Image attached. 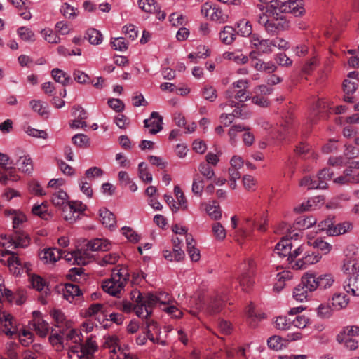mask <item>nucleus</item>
I'll list each match as a JSON object with an SVG mask.
<instances>
[{
    "label": "nucleus",
    "instance_id": "f257e3e1",
    "mask_svg": "<svg viewBox=\"0 0 359 359\" xmlns=\"http://www.w3.org/2000/svg\"><path fill=\"white\" fill-rule=\"evenodd\" d=\"M274 4L258 5L259 13L257 17V22L271 35L278 34L289 27L285 17L279 14L280 11L274 9Z\"/></svg>",
    "mask_w": 359,
    "mask_h": 359
},
{
    "label": "nucleus",
    "instance_id": "f03ea898",
    "mask_svg": "<svg viewBox=\"0 0 359 359\" xmlns=\"http://www.w3.org/2000/svg\"><path fill=\"white\" fill-rule=\"evenodd\" d=\"M5 214L11 217L14 231L8 236H1V238L5 240L2 245L13 248L27 247L30 243V238L26 232L20 228L26 222V216L22 212L16 210H6Z\"/></svg>",
    "mask_w": 359,
    "mask_h": 359
},
{
    "label": "nucleus",
    "instance_id": "7ed1b4c3",
    "mask_svg": "<svg viewBox=\"0 0 359 359\" xmlns=\"http://www.w3.org/2000/svg\"><path fill=\"white\" fill-rule=\"evenodd\" d=\"M128 279L129 273L127 268L114 269L111 278L103 282L102 289L112 296L119 297Z\"/></svg>",
    "mask_w": 359,
    "mask_h": 359
},
{
    "label": "nucleus",
    "instance_id": "20e7f679",
    "mask_svg": "<svg viewBox=\"0 0 359 359\" xmlns=\"http://www.w3.org/2000/svg\"><path fill=\"white\" fill-rule=\"evenodd\" d=\"M50 341L53 344L64 343L67 344L68 341L78 344H80L79 342L81 339L79 330L74 329L68 330V327H66V329L62 328L59 333L52 334L50 336Z\"/></svg>",
    "mask_w": 359,
    "mask_h": 359
},
{
    "label": "nucleus",
    "instance_id": "39448f33",
    "mask_svg": "<svg viewBox=\"0 0 359 359\" xmlns=\"http://www.w3.org/2000/svg\"><path fill=\"white\" fill-rule=\"evenodd\" d=\"M86 208V205L81 201H68L65 205V210L63 212L64 218L70 223H73L76 221L80 214L85 211Z\"/></svg>",
    "mask_w": 359,
    "mask_h": 359
},
{
    "label": "nucleus",
    "instance_id": "423d86ee",
    "mask_svg": "<svg viewBox=\"0 0 359 359\" xmlns=\"http://www.w3.org/2000/svg\"><path fill=\"white\" fill-rule=\"evenodd\" d=\"M147 329L146 332V335L139 336L138 337H137L136 342L137 344L144 345L147 341V339H149L154 343L160 344L163 346L167 344L165 340H162L158 337H154V334L153 332L156 334L158 336L160 334V331L156 323L151 322L147 324Z\"/></svg>",
    "mask_w": 359,
    "mask_h": 359
},
{
    "label": "nucleus",
    "instance_id": "0eeeda50",
    "mask_svg": "<svg viewBox=\"0 0 359 359\" xmlns=\"http://www.w3.org/2000/svg\"><path fill=\"white\" fill-rule=\"evenodd\" d=\"M251 46L262 54H270L273 52L272 39H262L257 34H253L250 37Z\"/></svg>",
    "mask_w": 359,
    "mask_h": 359
},
{
    "label": "nucleus",
    "instance_id": "6e6552de",
    "mask_svg": "<svg viewBox=\"0 0 359 359\" xmlns=\"http://www.w3.org/2000/svg\"><path fill=\"white\" fill-rule=\"evenodd\" d=\"M320 259L321 255L318 252L311 250L304 258H298L294 264L292 262V268L295 270L304 269L310 265L318 263Z\"/></svg>",
    "mask_w": 359,
    "mask_h": 359
},
{
    "label": "nucleus",
    "instance_id": "1a4fd4ad",
    "mask_svg": "<svg viewBox=\"0 0 359 359\" xmlns=\"http://www.w3.org/2000/svg\"><path fill=\"white\" fill-rule=\"evenodd\" d=\"M119 339L115 335H108L104 337L103 348L109 349L111 359H119V353L121 352L119 346Z\"/></svg>",
    "mask_w": 359,
    "mask_h": 359
},
{
    "label": "nucleus",
    "instance_id": "9d476101",
    "mask_svg": "<svg viewBox=\"0 0 359 359\" xmlns=\"http://www.w3.org/2000/svg\"><path fill=\"white\" fill-rule=\"evenodd\" d=\"M144 127L149 129V133L154 135L162 130L163 118L158 112L154 111L149 118L144 121Z\"/></svg>",
    "mask_w": 359,
    "mask_h": 359
},
{
    "label": "nucleus",
    "instance_id": "9b49d317",
    "mask_svg": "<svg viewBox=\"0 0 359 359\" xmlns=\"http://www.w3.org/2000/svg\"><path fill=\"white\" fill-rule=\"evenodd\" d=\"M291 254H292V243L290 239L283 238L276 245L273 250V256L277 255L280 257L288 256L287 261L290 264L291 261Z\"/></svg>",
    "mask_w": 359,
    "mask_h": 359
},
{
    "label": "nucleus",
    "instance_id": "f8f14e48",
    "mask_svg": "<svg viewBox=\"0 0 359 359\" xmlns=\"http://www.w3.org/2000/svg\"><path fill=\"white\" fill-rule=\"evenodd\" d=\"M63 255L62 250L55 248H46L39 252V256L44 263H55Z\"/></svg>",
    "mask_w": 359,
    "mask_h": 359
},
{
    "label": "nucleus",
    "instance_id": "ddd939ff",
    "mask_svg": "<svg viewBox=\"0 0 359 359\" xmlns=\"http://www.w3.org/2000/svg\"><path fill=\"white\" fill-rule=\"evenodd\" d=\"M282 7L280 8V13H291L296 16L302 15L304 13V8L302 1L291 0L286 4L281 2Z\"/></svg>",
    "mask_w": 359,
    "mask_h": 359
},
{
    "label": "nucleus",
    "instance_id": "4468645a",
    "mask_svg": "<svg viewBox=\"0 0 359 359\" xmlns=\"http://www.w3.org/2000/svg\"><path fill=\"white\" fill-rule=\"evenodd\" d=\"M136 302H142V306L147 308L148 311H151V313H152L153 309L159 305L157 300V295L153 293H147L143 295L138 292Z\"/></svg>",
    "mask_w": 359,
    "mask_h": 359
},
{
    "label": "nucleus",
    "instance_id": "2eb2a0df",
    "mask_svg": "<svg viewBox=\"0 0 359 359\" xmlns=\"http://www.w3.org/2000/svg\"><path fill=\"white\" fill-rule=\"evenodd\" d=\"M73 115L76 118L70 124L72 128H83L87 126L85 119L87 118L86 111L80 106H74L73 107Z\"/></svg>",
    "mask_w": 359,
    "mask_h": 359
},
{
    "label": "nucleus",
    "instance_id": "dca6fc26",
    "mask_svg": "<svg viewBox=\"0 0 359 359\" xmlns=\"http://www.w3.org/2000/svg\"><path fill=\"white\" fill-rule=\"evenodd\" d=\"M299 186L307 189H326L327 183L323 181H318L317 177H304L299 182Z\"/></svg>",
    "mask_w": 359,
    "mask_h": 359
},
{
    "label": "nucleus",
    "instance_id": "f3484780",
    "mask_svg": "<svg viewBox=\"0 0 359 359\" xmlns=\"http://www.w3.org/2000/svg\"><path fill=\"white\" fill-rule=\"evenodd\" d=\"M87 250L91 252L101 250L107 251L111 248V243L104 238H95L88 242Z\"/></svg>",
    "mask_w": 359,
    "mask_h": 359
},
{
    "label": "nucleus",
    "instance_id": "a211bd4d",
    "mask_svg": "<svg viewBox=\"0 0 359 359\" xmlns=\"http://www.w3.org/2000/svg\"><path fill=\"white\" fill-rule=\"evenodd\" d=\"M51 201L55 207L61 208L64 212L68 203V196L65 191L59 189L52 194Z\"/></svg>",
    "mask_w": 359,
    "mask_h": 359
},
{
    "label": "nucleus",
    "instance_id": "6ab92c4d",
    "mask_svg": "<svg viewBox=\"0 0 359 359\" xmlns=\"http://www.w3.org/2000/svg\"><path fill=\"white\" fill-rule=\"evenodd\" d=\"M12 165H14V163L8 156L0 152V165L6 172L9 173L10 178L12 179L13 181H17L18 177L15 174V170Z\"/></svg>",
    "mask_w": 359,
    "mask_h": 359
},
{
    "label": "nucleus",
    "instance_id": "aec40b11",
    "mask_svg": "<svg viewBox=\"0 0 359 359\" xmlns=\"http://www.w3.org/2000/svg\"><path fill=\"white\" fill-rule=\"evenodd\" d=\"M302 285L311 292L318 288V275L313 273H305L301 279Z\"/></svg>",
    "mask_w": 359,
    "mask_h": 359
},
{
    "label": "nucleus",
    "instance_id": "412c9836",
    "mask_svg": "<svg viewBox=\"0 0 359 359\" xmlns=\"http://www.w3.org/2000/svg\"><path fill=\"white\" fill-rule=\"evenodd\" d=\"M353 229V224L350 222H344L337 224H334L333 228L329 229L328 236H337L345 234Z\"/></svg>",
    "mask_w": 359,
    "mask_h": 359
},
{
    "label": "nucleus",
    "instance_id": "4be33fe9",
    "mask_svg": "<svg viewBox=\"0 0 359 359\" xmlns=\"http://www.w3.org/2000/svg\"><path fill=\"white\" fill-rule=\"evenodd\" d=\"M100 219L103 225L109 229L114 228L116 224L114 215L107 208L100 210Z\"/></svg>",
    "mask_w": 359,
    "mask_h": 359
},
{
    "label": "nucleus",
    "instance_id": "5701e85b",
    "mask_svg": "<svg viewBox=\"0 0 359 359\" xmlns=\"http://www.w3.org/2000/svg\"><path fill=\"white\" fill-rule=\"evenodd\" d=\"M82 294L79 286L72 283H67L65 285L63 296L65 299L72 302L75 297Z\"/></svg>",
    "mask_w": 359,
    "mask_h": 359
},
{
    "label": "nucleus",
    "instance_id": "b1692460",
    "mask_svg": "<svg viewBox=\"0 0 359 359\" xmlns=\"http://www.w3.org/2000/svg\"><path fill=\"white\" fill-rule=\"evenodd\" d=\"M51 75L56 82L62 84L63 86L72 83L70 76L58 68L53 69L51 71Z\"/></svg>",
    "mask_w": 359,
    "mask_h": 359
},
{
    "label": "nucleus",
    "instance_id": "393cba45",
    "mask_svg": "<svg viewBox=\"0 0 359 359\" xmlns=\"http://www.w3.org/2000/svg\"><path fill=\"white\" fill-rule=\"evenodd\" d=\"M311 245L309 243H304L292 250L291 254V261L290 264L292 266V262H294L298 258H304L311 252Z\"/></svg>",
    "mask_w": 359,
    "mask_h": 359
},
{
    "label": "nucleus",
    "instance_id": "a878e982",
    "mask_svg": "<svg viewBox=\"0 0 359 359\" xmlns=\"http://www.w3.org/2000/svg\"><path fill=\"white\" fill-rule=\"evenodd\" d=\"M344 288L348 293L359 296V274H354L351 276L344 285Z\"/></svg>",
    "mask_w": 359,
    "mask_h": 359
},
{
    "label": "nucleus",
    "instance_id": "bb28decb",
    "mask_svg": "<svg viewBox=\"0 0 359 359\" xmlns=\"http://www.w3.org/2000/svg\"><path fill=\"white\" fill-rule=\"evenodd\" d=\"M55 321V325L60 328L69 327L68 321L64 313L60 309H53L50 313Z\"/></svg>",
    "mask_w": 359,
    "mask_h": 359
},
{
    "label": "nucleus",
    "instance_id": "cd10ccee",
    "mask_svg": "<svg viewBox=\"0 0 359 359\" xmlns=\"http://www.w3.org/2000/svg\"><path fill=\"white\" fill-rule=\"evenodd\" d=\"M348 298L344 293H336L332 298V306L333 309L340 310L346 307L348 303Z\"/></svg>",
    "mask_w": 359,
    "mask_h": 359
},
{
    "label": "nucleus",
    "instance_id": "c85d7f7f",
    "mask_svg": "<svg viewBox=\"0 0 359 359\" xmlns=\"http://www.w3.org/2000/svg\"><path fill=\"white\" fill-rule=\"evenodd\" d=\"M238 34L243 37L252 35V27L250 21L245 19H241L237 22Z\"/></svg>",
    "mask_w": 359,
    "mask_h": 359
},
{
    "label": "nucleus",
    "instance_id": "c756f323",
    "mask_svg": "<svg viewBox=\"0 0 359 359\" xmlns=\"http://www.w3.org/2000/svg\"><path fill=\"white\" fill-rule=\"evenodd\" d=\"M235 29L231 26H225L219 33L221 41L225 44H231L236 39Z\"/></svg>",
    "mask_w": 359,
    "mask_h": 359
},
{
    "label": "nucleus",
    "instance_id": "7c9ffc66",
    "mask_svg": "<svg viewBox=\"0 0 359 359\" xmlns=\"http://www.w3.org/2000/svg\"><path fill=\"white\" fill-rule=\"evenodd\" d=\"M68 357L69 359H85L88 358L83 350L81 344H74L69 347Z\"/></svg>",
    "mask_w": 359,
    "mask_h": 359
},
{
    "label": "nucleus",
    "instance_id": "2f4dec72",
    "mask_svg": "<svg viewBox=\"0 0 359 359\" xmlns=\"http://www.w3.org/2000/svg\"><path fill=\"white\" fill-rule=\"evenodd\" d=\"M334 282V276L331 273L318 275V288L322 290L330 288Z\"/></svg>",
    "mask_w": 359,
    "mask_h": 359
},
{
    "label": "nucleus",
    "instance_id": "473e14b6",
    "mask_svg": "<svg viewBox=\"0 0 359 359\" xmlns=\"http://www.w3.org/2000/svg\"><path fill=\"white\" fill-rule=\"evenodd\" d=\"M355 336H359V327L347 326L337 334V341H342L343 337L353 338Z\"/></svg>",
    "mask_w": 359,
    "mask_h": 359
},
{
    "label": "nucleus",
    "instance_id": "72a5a7b5",
    "mask_svg": "<svg viewBox=\"0 0 359 359\" xmlns=\"http://www.w3.org/2000/svg\"><path fill=\"white\" fill-rule=\"evenodd\" d=\"M246 130H248V128L242 124L233 125L228 132L230 144L235 145L238 140V134Z\"/></svg>",
    "mask_w": 359,
    "mask_h": 359
},
{
    "label": "nucleus",
    "instance_id": "f704fd0d",
    "mask_svg": "<svg viewBox=\"0 0 359 359\" xmlns=\"http://www.w3.org/2000/svg\"><path fill=\"white\" fill-rule=\"evenodd\" d=\"M18 169L25 173H30L33 170L32 161L29 156H20L18 160Z\"/></svg>",
    "mask_w": 359,
    "mask_h": 359
},
{
    "label": "nucleus",
    "instance_id": "c9c22d12",
    "mask_svg": "<svg viewBox=\"0 0 359 359\" xmlns=\"http://www.w3.org/2000/svg\"><path fill=\"white\" fill-rule=\"evenodd\" d=\"M5 254L9 255L7 262L10 270L13 271L14 273H20V269L18 268V266L22 265V262L20 259L16 257L14 253L9 252L8 250Z\"/></svg>",
    "mask_w": 359,
    "mask_h": 359
},
{
    "label": "nucleus",
    "instance_id": "e433bc0d",
    "mask_svg": "<svg viewBox=\"0 0 359 359\" xmlns=\"http://www.w3.org/2000/svg\"><path fill=\"white\" fill-rule=\"evenodd\" d=\"M85 38L93 45H98L102 41L101 32L93 28L86 31Z\"/></svg>",
    "mask_w": 359,
    "mask_h": 359
},
{
    "label": "nucleus",
    "instance_id": "4c0bfd02",
    "mask_svg": "<svg viewBox=\"0 0 359 359\" xmlns=\"http://www.w3.org/2000/svg\"><path fill=\"white\" fill-rule=\"evenodd\" d=\"M205 210L212 219L218 220L222 217V210L216 201H213L212 204L206 205Z\"/></svg>",
    "mask_w": 359,
    "mask_h": 359
},
{
    "label": "nucleus",
    "instance_id": "58836bf2",
    "mask_svg": "<svg viewBox=\"0 0 359 359\" xmlns=\"http://www.w3.org/2000/svg\"><path fill=\"white\" fill-rule=\"evenodd\" d=\"M292 274L289 271H283L276 274V280L277 283H276L273 289L280 291L281 289L284 287V282L285 280H289L292 278Z\"/></svg>",
    "mask_w": 359,
    "mask_h": 359
},
{
    "label": "nucleus",
    "instance_id": "ea45409f",
    "mask_svg": "<svg viewBox=\"0 0 359 359\" xmlns=\"http://www.w3.org/2000/svg\"><path fill=\"white\" fill-rule=\"evenodd\" d=\"M342 271L346 274L356 273L359 271V264L355 259H345L342 266Z\"/></svg>",
    "mask_w": 359,
    "mask_h": 359
},
{
    "label": "nucleus",
    "instance_id": "a19ab883",
    "mask_svg": "<svg viewBox=\"0 0 359 359\" xmlns=\"http://www.w3.org/2000/svg\"><path fill=\"white\" fill-rule=\"evenodd\" d=\"M248 86V82L246 79H240L236 82H233L226 92L227 98H233V94L236 90L238 89H246Z\"/></svg>",
    "mask_w": 359,
    "mask_h": 359
},
{
    "label": "nucleus",
    "instance_id": "79ce46f5",
    "mask_svg": "<svg viewBox=\"0 0 359 359\" xmlns=\"http://www.w3.org/2000/svg\"><path fill=\"white\" fill-rule=\"evenodd\" d=\"M34 326L35 330L41 337H46L48 333V323L41 318L34 319Z\"/></svg>",
    "mask_w": 359,
    "mask_h": 359
},
{
    "label": "nucleus",
    "instance_id": "37998d69",
    "mask_svg": "<svg viewBox=\"0 0 359 359\" xmlns=\"http://www.w3.org/2000/svg\"><path fill=\"white\" fill-rule=\"evenodd\" d=\"M309 292L308 289L300 283L293 291V297L297 302H302L307 299Z\"/></svg>",
    "mask_w": 359,
    "mask_h": 359
},
{
    "label": "nucleus",
    "instance_id": "c03bdc74",
    "mask_svg": "<svg viewBox=\"0 0 359 359\" xmlns=\"http://www.w3.org/2000/svg\"><path fill=\"white\" fill-rule=\"evenodd\" d=\"M77 264L86 265L92 258L91 251L87 250V245L86 248L77 250Z\"/></svg>",
    "mask_w": 359,
    "mask_h": 359
},
{
    "label": "nucleus",
    "instance_id": "a18cd8bd",
    "mask_svg": "<svg viewBox=\"0 0 359 359\" xmlns=\"http://www.w3.org/2000/svg\"><path fill=\"white\" fill-rule=\"evenodd\" d=\"M254 274L249 273H243L239 278V284L243 290L247 291L250 289L253 284L254 280L252 278Z\"/></svg>",
    "mask_w": 359,
    "mask_h": 359
},
{
    "label": "nucleus",
    "instance_id": "49530a36",
    "mask_svg": "<svg viewBox=\"0 0 359 359\" xmlns=\"http://www.w3.org/2000/svg\"><path fill=\"white\" fill-rule=\"evenodd\" d=\"M224 58L232 60L237 64H245L248 61V56L239 52H226L224 54Z\"/></svg>",
    "mask_w": 359,
    "mask_h": 359
},
{
    "label": "nucleus",
    "instance_id": "de8ad7c7",
    "mask_svg": "<svg viewBox=\"0 0 359 359\" xmlns=\"http://www.w3.org/2000/svg\"><path fill=\"white\" fill-rule=\"evenodd\" d=\"M230 106L232 107H236V109L233 111L232 116L234 118H241L242 119L248 118L250 116V113L249 111H243L240 107H243L244 104H241L238 102H236L233 100L231 101Z\"/></svg>",
    "mask_w": 359,
    "mask_h": 359
},
{
    "label": "nucleus",
    "instance_id": "09e8293b",
    "mask_svg": "<svg viewBox=\"0 0 359 359\" xmlns=\"http://www.w3.org/2000/svg\"><path fill=\"white\" fill-rule=\"evenodd\" d=\"M198 171L206 180H212L215 177V171L211 165L202 162L198 165Z\"/></svg>",
    "mask_w": 359,
    "mask_h": 359
},
{
    "label": "nucleus",
    "instance_id": "8fccbe9b",
    "mask_svg": "<svg viewBox=\"0 0 359 359\" xmlns=\"http://www.w3.org/2000/svg\"><path fill=\"white\" fill-rule=\"evenodd\" d=\"M31 108L41 116L48 114L47 104L41 100H33L29 102Z\"/></svg>",
    "mask_w": 359,
    "mask_h": 359
},
{
    "label": "nucleus",
    "instance_id": "3c124183",
    "mask_svg": "<svg viewBox=\"0 0 359 359\" xmlns=\"http://www.w3.org/2000/svg\"><path fill=\"white\" fill-rule=\"evenodd\" d=\"M32 212L34 215L43 219L47 220L50 217V214L48 212V207L43 203L34 205L32 208Z\"/></svg>",
    "mask_w": 359,
    "mask_h": 359
},
{
    "label": "nucleus",
    "instance_id": "603ef678",
    "mask_svg": "<svg viewBox=\"0 0 359 359\" xmlns=\"http://www.w3.org/2000/svg\"><path fill=\"white\" fill-rule=\"evenodd\" d=\"M138 5L140 8L147 13H154L158 9L154 0H139Z\"/></svg>",
    "mask_w": 359,
    "mask_h": 359
},
{
    "label": "nucleus",
    "instance_id": "864d4df0",
    "mask_svg": "<svg viewBox=\"0 0 359 359\" xmlns=\"http://www.w3.org/2000/svg\"><path fill=\"white\" fill-rule=\"evenodd\" d=\"M119 259L118 254L116 252L106 254L102 258L98 260V264L102 266L115 264Z\"/></svg>",
    "mask_w": 359,
    "mask_h": 359
},
{
    "label": "nucleus",
    "instance_id": "5fc2aeb1",
    "mask_svg": "<svg viewBox=\"0 0 359 359\" xmlns=\"http://www.w3.org/2000/svg\"><path fill=\"white\" fill-rule=\"evenodd\" d=\"M138 175L142 181L147 183L151 182L153 180L152 175L147 170V165L144 162H141L138 165Z\"/></svg>",
    "mask_w": 359,
    "mask_h": 359
},
{
    "label": "nucleus",
    "instance_id": "6e6d98bb",
    "mask_svg": "<svg viewBox=\"0 0 359 359\" xmlns=\"http://www.w3.org/2000/svg\"><path fill=\"white\" fill-rule=\"evenodd\" d=\"M18 34L20 39L25 41L33 42L35 40L34 32L27 27H21L18 29Z\"/></svg>",
    "mask_w": 359,
    "mask_h": 359
},
{
    "label": "nucleus",
    "instance_id": "4d7b16f0",
    "mask_svg": "<svg viewBox=\"0 0 359 359\" xmlns=\"http://www.w3.org/2000/svg\"><path fill=\"white\" fill-rule=\"evenodd\" d=\"M32 334L29 331L25 330L21 331L19 330L18 331V334L15 335V338L19 339L20 342L22 346H27L32 342Z\"/></svg>",
    "mask_w": 359,
    "mask_h": 359
},
{
    "label": "nucleus",
    "instance_id": "13d9d810",
    "mask_svg": "<svg viewBox=\"0 0 359 359\" xmlns=\"http://www.w3.org/2000/svg\"><path fill=\"white\" fill-rule=\"evenodd\" d=\"M204 189V180L200 178L198 175L194 177L193 183H192V192L198 196H201L202 195L203 191Z\"/></svg>",
    "mask_w": 359,
    "mask_h": 359
},
{
    "label": "nucleus",
    "instance_id": "bf43d9fd",
    "mask_svg": "<svg viewBox=\"0 0 359 359\" xmlns=\"http://www.w3.org/2000/svg\"><path fill=\"white\" fill-rule=\"evenodd\" d=\"M203 97L210 102H213L217 97V91L215 88L211 86H205L202 89Z\"/></svg>",
    "mask_w": 359,
    "mask_h": 359
},
{
    "label": "nucleus",
    "instance_id": "052dcab7",
    "mask_svg": "<svg viewBox=\"0 0 359 359\" xmlns=\"http://www.w3.org/2000/svg\"><path fill=\"white\" fill-rule=\"evenodd\" d=\"M73 77L74 80L80 84H87L91 82L89 76L79 69H75L73 72Z\"/></svg>",
    "mask_w": 359,
    "mask_h": 359
},
{
    "label": "nucleus",
    "instance_id": "680f3d73",
    "mask_svg": "<svg viewBox=\"0 0 359 359\" xmlns=\"http://www.w3.org/2000/svg\"><path fill=\"white\" fill-rule=\"evenodd\" d=\"M121 231L123 235L130 242L137 243L140 241V236L131 228L124 226L121 229Z\"/></svg>",
    "mask_w": 359,
    "mask_h": 359
},
{
    "label": "nucleus",
    "instance_id": "e2e57ef3",
    "mask_svg": "<svg viewBox=\"0 0 359 359\" xmlns=\"http://www.w3.org/2000/svg\"><path fill=\"white\" fill-rule=\"evenodd\" d=\"M267 345L272 350H280L283 345L282 338L276 335L272 336L267 340Z\"/></svg>",
    "mask_w": 359,
    "mask_h": 359
},
{
    "label": "nucleus",
    "instance_id": "0e129e2a",
    "mask_svg": "<svg viewBox=\"0 0 359 359\" xmlns=\"http://www.w3.org/2000/svg\"><path fill=\"white\" fill-rule=\"evenodd\" d=\"M223 300L218 299L217 297L211 299L208 311L210 314H215L219 313L222 307Z\"/></svg>",
    "mask_w": 359,
    "mask_h": 359
},
{
    "label": "nucleus",
    "instance_id": "69168bd1",
    "mask_svg": "<svg viewBox=\"0 0 359 359\" xmlns=\"http://www.w3.org/2000/svg\"><path fill=\"white\" fill-rule=\"evenodd\" d=\"M276 327L279 330H288L292 327V319L285 316H279L276 318Z\"/></svg>",
    "mask_w": 359,
    "mask_h": 359
},
{
    "label": "nucleus",
    "instance_id": "338daca9",
    "mask_svg": "<svg viewBox=\"0 0 359 359\" xmlns=\"http://www.w3.org/2000/svg\"><path fill=\"white\" fill-rule=\"evenodd\" d=\"M60 12L67 18H74L77 15L76 8L68 3H64L62 5Z\"/></svg>",
    "mask_w": 359,
    "mask_h": 359
},
{
    "label": "nucleus",
    "instance_id": "774afa93",
    "mask_svg": "<svg viewBox=\"0 0 359 359\" xmlns=\"http://www.w3.org/2000/svg\"><path fill=\"white\" fill-rule=\"evenodd\" d=\"M212 231L215 238L219 241H222L226 238L225 229L219 222L213 224Z\"/></svg>",
    "mask_w": 359,
    "mask_h": 359
}]
</instances>
